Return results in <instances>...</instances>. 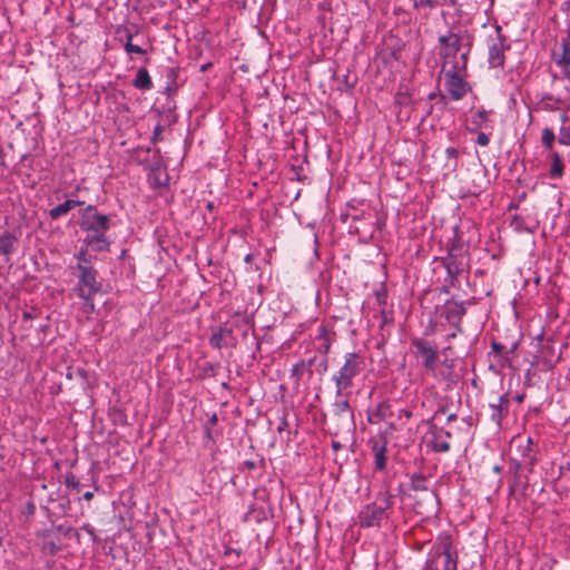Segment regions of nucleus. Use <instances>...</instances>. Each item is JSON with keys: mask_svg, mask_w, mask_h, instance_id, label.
Here are the masks:
<instances>
[{"mask_svg": "<svg viewBox=\"0 0 570 570\" xmlns=\"http://www.w3.org/2000/svg\"><path fill=\"white\" fill-rule=\"evenodd\" d=\"M57 551H58V548L56 547V544L52 543L51 547H50V552L53 554Z\"/></svg>", "mask_w": 570, "mask_h": 570, "instance_id": "54", "label": "nucleus"}, {"mask_svg": "<svg viewBox=\"0 0 570 570\" xmlns=\"http://www.w3.org/2000/svg\"><path fill=\"white\" fill-rule=\"evenodd\" d=\"M412 353L416 358L421 361L424 372L436 380L439 383H444L446 389L455 386L460 380V375L455 372V360L449 358L446 351L450 347L443 350L441 354L435 342L423 338L412 337L411 338Z\"/></svg>", "mask_w": 570, "mask_h": 570, "instance_id": "1", "label": "nucleus"}, {"mask_svg": "<svg viewBox=\"0 0 570 570\" xmlns=\"http://www.w3.org/2000/svg\"><path fill=\"white\" fill-rule=\"evenodd\" d=\"M443 76L445 90L452 100H461L471 91L468 72H444Z\"/></svg>", "mask_w": 570, "mask_h": 570, "instance_id": "9", "label": "nucleus"}, {"mask_svg": "<svg viewBox=\"0 0 570 570\" xmlns=\"http://www.w3.org/2000/svg\"><path fill=\"white\" fill-rule=\"evenodd\" d=\"M443 313L449 324L461 331V322L466 311L463 303H459L454 299L446 301L443 306Z\"/></svg>", "mask_w": 570, "mask_h": 570, "instance_id": "12", "label": "nucleus"}, {"mask_svg": "<svg viewBox=\"0 0 570 570\" xmlns=\"http://www.w3.org/2000/svg\"><path fill=\"white\" fill-rule=\"evenodd\" d=\"M77 373H78L79 375L83 376V377L86 376V371H85V370H82V368H78V370H77Z\"/></svg>", "mask_w": 570, "mask_h": 570, "instance_id": "55", "label": "nucleus"}, {"mask_svg": "<svg viewBox=\"0 0 570 570\" xmlns=\"http://www.w3.org/2000/svg\"><path fill=\"white\" fill-rule=\"evenodd\" d=\"M81 205H83V202H81V200L67 199L62 204H59L58 206L51 208L49 210V217L51 219H58L61 216H63L67 213H69L71 209H73V208H76L78 206H81Z\"/></svg>", "mask_w": 570, "mask_h": 570, "instance_id": "22", "label": "nucleus"}, {"mask_svg": "<svg viewBox=\"0 0 570 570\" xmlns=\"http://www.w3.org/2000/svg\"><path fill=\"white\" fill-rule=\"evenodd\" d=\"M287 425H288L287 421H286L285 419H283V420H282V422H281V424H279V425H278V428H277V431H278V432L284 431V430L287 428Z\"/></svg>", "mask_w": 570, "mask_h": 570, "instance_id": "47", "label": "nucleus"}, {"mask_svg": "<svg viewBox=\"0 0 570 570\" xmlns=\"http://www.w3.org/2000/svg\"><path fill=\"white\" fill-rule=\"evenodd\" d=\"M411 489L413 491H428V479L421 473H415L411 476Z\"/></svg>", "mask_w": 570, "mask_h": 570, "instance_id": "32", "label": "nucleus"}, {"mask_svg": "<svg viewBox=\"0 0 570 570\" xmlns=\"http://www.w3.org/2000/svg\"><path fill=\"white\" fill-rule=\"evenodd\" d=\"M92 498H94V492L87 491V492L83 493V499L86 501H90V500H92Z\"/></svg>", "mask_w": 570, "mask_h": 570, "instance_id": "51", "label": "nucleus"}, {"mask_svg": "<svg viewBox=\"0 0 570 570\" xmlns=\"http://www.w3.org/2000/svg\"><path fill=\"white\" fill-rule=\"evenodd\" d=\"M547 159L550 161L549 177L560 179L564 175V161L558 151L549 153Z\"/></svg>", "mask_w": 570, "mask_h": 570, "instance_id": "17", "label": "nucleus"}, {"mask_svg": "<svg viewBox=\"0 0 570 570\" xmlns=\"http://www.w3.org/2000/svg\"><path fill=\"white\" fill-rule=\"evenodd\" d=\"M126 32V42L124 45V49L127 53H137V55H146L147 50L132 43V32L129 29H125Z\"/></svg>", "mask_w": 570, "mask_h": 570, "instance_id": "27", "label": "nucleus"}, {"mask_svg": "<svg viewBox=\"0 0 570 570\" xmlns=\"http://www.w3.org/2000/svg\"><path fill=\"white\" fill-rule=\"evenodd\" d=\"M364 358L356 352L346 353L344 363L333 376L336 387V396L343 395V392L353 386V380L364 370Z\"/></svg>", "mask_w": 570, "mask_h": 570, "instance_id": "6", "label": "nucleus"}, {"mask_svg": "<svg viewBox=\"0 0 570 570\" xmlns=\"http://www.w3.org/2000/svg\"><path fill=\"white\" fill-rule=\"evenodd\" d=\"M493 114L492 110H485L484 108H480L474 111L471 116V124L474 126L472 131H475L480 128H492L490 126V116Z\"/></svg>", "mask_w": 570, "mask_h": 570, "instance_id": "20", "label": "nucleus"}, {"mask_svg": "<svg viewBox=\"0 0 570 570\" xmlns=\"http://www.w3.org/2000/svg\"><path fill=\"white\" fill-rule=\"evenodd\" d=\"M335 338L336 333L332 328L326 325H321L316 336L314 337L315 350L318 353L326 355Z\"/></svg>", "mask_w": 570, "mask_h": 570, "instance_id": "14", "label": "nucleus"}, {"mask_svg": "<svg viewBox=\"0 0 570 570\" xmlns=\"http://www.w3.org/2000/svg\"><path fill=\"white\" fill-rule=\"evenodd\" d=\"M305 373L308 374V364H305V361H299L293 365L291 370V377L298 385L299 381L302 380Z\"/></svg>", "mask_w": 570, "mask_h": 570, "instance_id": "31", "label": "nucleus"}, {"mask_svg": "<svg viewBox=\"0 0 570 570\" xmlns=\"http://www.w3.org/2000/svg\"><path fill=\"white\" fill-rule=\"evenodd\" d=\"M88 248L89 247L85 245V247H81L79 252L75 254V258L77 259L76 269H81L83 266H92Z\"/></svg>", "mask_w": 570, "mask_h": 570, "instance_id": "29", "label": "nucleus"}, {"mask_svg": "<svg viewBox=\"0 0 570 570\" xmlns=\"http://www.w3.org/2000/svg\"><path fill=\"white\" fill-rule=\"evenodd\" d=\"M167 77L175 82L177 78V69L176 68H169L167 72Z\"/></svg>", "mask_w": 570, "mask_h": 570, "instance_id": "41", "label": "nucleus"}, {"mask_svg": "<svg viewBox=\"0 0 570 570\" xmlns=\"http://www.w3.org/2000/svg\"><path fill=\"white\" fill-rule=\"evenodd\" d=\"M475 142L482 147H487L490 144V137L485 132L480 131Z\"/></svg>", "mask_w": 570, "mask_h": 570, "instance_id": "38", "label": "nucleus"}, {"mask_svg": "<svg viewBox=\"0 0 570 570\" xmlns=\"http://www.w3.org/2000/svg\"><path fill=\"white\" fill-rule=\"evenodd\" d=\"M459 551L449 532H441L421 570H458Z\"/></svg>", "mask_w": 570, "mask_h": 570, "instance_id": "3", "label": "nucleus"}, {"mask_svg": "<svg viewBox=\"0 0 570 570\" xmlns=\"http://www.w3.org/2000/svg\"><path fill=\"white\" fill-rule=\"evenodd\" d=\"M394 495L389 491H381L376 494L375 501L366 504L357 514V522L361 528H380L382 521L389 519V511L392 508Z\"/></svg>", "mask_w": 570, "mask_h": 570, "instance_id": "4", "label": "nucleus"}, {"mask_svg": "<svg viewBox=\"0 0 570 570\" xmlns=\"http://www.w3.org/2000/svg\"><path fill=\"white\" fill-rule=\"evenodd\" d=\"M244 468L247 470H255L257 468V464L255 461L247 460L243 463Z\"/></svg>", "mask_w": 570, "mask_h": 570, "instance_id": "42", "label": "nucleus"}, {"mask_svg": "<svg viewBox=\"0 0 570 570\" xmlns=\"http://www.w3.org/2000/svg\"><path fill=\"white\" fill-rule=\"evenodd\" d=\"M518 343H513L510 348L499 342H492L491 351L499 358V363L503 366L510 363V354H514Z\"/></svg>", "mask_w": 570, "mask_h": 570, "instance_id": "18", "label": "nucleus"}, {"mask_svg": "<svg viewBox=\"0 0 570 570\" xmlns=\"http://www.w3.org/2000/svg\"><path fill=\"white\" fill-rule=\"evenodd\" d=\"M458 416L455 413H450L446 417V422L450 423V422H453V421H456Z\"/></svg>", "mask_w": 570, "mask_h": 570, "instance_id": "52", "label": "nucleus"}, {"mask_svg": "<svg viewBox=\"0 0 570 570\" xmlns=\"http://www.w3.org/2000/svg\"><path fill=\"white\" fill-rule=\"evenodd\" d=\"M561 99L553 97L552 95H544L540 100L542 109L548 111H554L560 109Z\"/></svg>", "mask_w": 570, "mask_h": 570, "instance_id": "30", "label": "nucleus"}, {"mask_svg": "<svg viewBox=\"0 0 570 570\" xmlns=\"http://www.w3.org/2000/svg\"><path fill=\"white\" fill-rule=\"evenodd\" d=\"M23 317H24V318H30V314H29V313H24V314H23Z\"/></svg>", "mask_w": 570, "mask_h": 570, "instance_id": "57", "label": "nucleus"}, {"mask_svg": "<svg viewBox=\"0 0 570 570\" xmlns=\"http://www.w3.org/2000/svg\"><path fill=\"white\" fill-rule=\"evenodd\" d=\"M470 50L461 52L459 56H449L443 58L442 73L444 72H468V60Z\"/></svg>", "mask_w": 570, "mask_h": 570, "instance_id": "15", "label": "nucleus"}, {"mask_svg": "<svg viewBox=\"0 0 570 570\" xmlns=\"http://www.w3.org/2000/svg\"><path fill=\"white\" fill-rule=\"evenodd\" d=\"M18 238L11 233H4L0 237V254L9 257L16 250Z\"/></svg>", "mask_w": 570, "mask_h": 570, "instance_id": "23", "label": "nucleus"}, {"mask_svg": "<svg viewBox=\"0 0 570 570\" xmlns=\"http://www.w3.org/2000/svg\"><path fill=\"white\" fill-rule=\"evenodd\" d=\"M315 357L309 358L308 361H305V364H308V376L311 377L313 375L312 366L315 363Z\"/></svg>", "mask_w": 570, "mask_h": 570, "instance_id": "46", "label": "nucleus"}, {"mask_svg": "<svg viewBox=\"0 0 570 570\" xmlns=\"http://www.w3.org/2000/svg\"><path fill=\"white\" fill-rule=\"evenodd\" d=\"M164 131V126L161 124H158L153 132L151 141L153 144H156L157 141L161 140V134Z\"/></svg>", "mask_w": 570, "mask_h": 570, "instance_id": "37", "label": "nucleus"}, {"mask_svg": "<svg viewBox=\"0 0 570 570\" xmlns=\"http://www.w3.org/2000/svg\"><path fill=\"white\" fill-rule=\"evenodd\" d=\"M448 412V405L445 403H440L438 409L434 412L432 420H435L440 414H445Z\"/></svg>", "mask_w": 570, "mask_h": 570, "instance_id": "39", "label": "nucleus"}, {"mask_svg": "<svg viewBox=\"0 0 570 570\" xmlns=\"http://www.w3.org/2000/svg\"><path fill=\"white\" fill-rule=\"evenodd\" d=\"M379 317H380V321H381V323H380V327L381 328H383L386 325H392L393 324V314H392V312L387 311L384 307L380 311Z\"/></svg>", "mask_w": 570, "mask_h": 570, "instance_id": "34", "label": "nucleus"}, {"mask_svg": "<svg viewBox=\"0 0 570 570\" xmlns=\"http://www.w3.org/2000/svg\"><path fill=\"white\" fill-rule=\"evenodd\" d=\"M110 216L99 213L94 205L83 208L79 220L80 229L86 233L83 244L95 252L109 250L111 243L107 237V232L110 228Z\"/></svg>", "mask_w": 570, "mask_h": 570, "instance_id": "2", "label": "nucleus"}, {"mask_svg": "<svg viewBox=\"0 0 570 570\" xmlns=\"http://www.w3.org/2000/svg\"><path fill=\"white\" fill-rule=\"evenodd\" d=\"M561 53H554L553 60L557 65H570V32L561 40Z\"/></svg>", "mask_w": 570, "mask_h": 570, "instance_id": "25", "label": "nucleus"}, {"mask_svg": "<svg viewBox=\"0 0 570 570\" xmlns=\"http://www.w3.org/2000/svg\"><path fill=\"white\" fill-rule=\"evenodd\" d=\"M442 264L448 272L451 285H454L468 266L466 256L461 246L453 244L446 257L442 258Z\"/></svg>", "mask_w": 570, "mask_h": 570, "instance_id": "8", "label": "nucleus"}, {"mask_svg": "<svg viewBox=\"0 0 570 570\" xmlns=\"http://www.w3.org/2000/svg\"><path fill=\"white\" fill-rule=\"evenodd\" d=\"M524 397H525V394L524 393H521V394H517L513 399L518 402V403H522L524 401Z\"/></svg>", "mask_w": 570, "mask_h": 570, "instance_id": "49", "label": "nucleus"}, {"mask_svg": "<svg viewBox=\"0 0 570 570\" xmlns=\"http://www.w3.org/2000/svg\"><path fill=\"white\" fill-rule=\"evenodd\" d=\"M399 417H405L409 420L412 417V412L410 410L403 409L400 411Z\"/></svg>", "mask_w": 570, "mask_h": 570, "instance_id": "45", "label": "nucleus"}, {"mask_svg": "<svg viewBox=\"0 0 570 570\" xmlns=\"http://www.w3.org/2000/svg\"><path fill=\"white\" fill-rule=\"evenodd\" d=\"M132 86L139 90H150L154 87L149 72L146 68H140L132 81Z\"/></svg>", "mask_w": 570, "mask_h": 570, "instance_id": "24", "label": "nucleus"}, {"mask_svg": "<svg viewBox=\"0 0 570 570\" xmlns=\"http://www.w3.org/2000/svg\"><path fill=\"white\" fill-rule=\"evenodd\" d=\"M77 284L75 291L79 298L85 302V312L95 311L94 297L101 292L102 283L99 281L98 272L94 266H83L77 269Z\"/></svg>", "mask_w": 570, "mask_h": 570, "instance_id": "5", "label": "nucleus"}, {"mask_svg": "<svg viewBox=\"0 0 570 570\" xmlns=\"http://www.w3.org/2000/svg\"><path fill=\"white\" fill-rule=\"evenodd\" d=\"M331 445H332V449H333L334 451H336V452H337L338 450H341V448H342L341 443H340V442H337V441H332V444H331Z\"/></svg>", "mask_w": 570, "mask_h": 570, "instance_id": "50", "label": "nucleus"}, {"mask_svg": "<svg viewBox=\"0 0 570 570\" xmlns=\"http://www.w3.org/2000/svg\"><path fill=\"white\" fill-rule=\"evenodd\" d=\"M510 49L507 37L502 33L501 26L495 27V36L489 39L488 63L490 68H503L504 52Z\"/></svg>", "mask_w": 570, "mask_h": 570, "instance_id": "7", "label": "nucleus"}, {"mask_svg": "<svg viewBox=\"0 0 570 570\" xmlns=\"http://www.w3.org/2000/svg\"><path fill=\"white\" fill-rule=\"evenodd\" d=\"M333 414L338 419H345L348 424H353L354 414L347 400H338L333 404Z\"/></svg>", "mask_w": 570, "mask_h": 570, "instance_id": "21", "label": "nucleus"}, {"mask_svg": "<svg viewBox=\"0 0 570 570\" xmlns=\"http://www.w3.org/2000/svg\"><path fill=\"white\" fill-rule=\"evenodd\" d=\"M556 134L553 131L552 128H549V127H546L542 129V135H541V142H542V146L549 151V153H552V151H556L553 149L554 147V142H556Z\"/></svg>", "mask_w": 570, "mask_h": 570, "instance_id": "28", "label": "nucleus"}, {"mask_svg": "<svg viewBox=\"0 0 570 570\" xmlns=\"http://www.w3.org/2000/svg\"><path fill=\"white\" fill-rule=\"evenodd\" d=\"M212 422H213V423H216V422H217V416H216V414H214V415H213V417H212Z\"/></svg>", "mask_w": 570, "mask_h": 570, "instance_id": "56", "label": "nucleus"}, {"mask_svg": "<svg viewBox=\"0 0 570 570\" xmlns=\"http://www.w3.org/2000/svg\"><path fill=\"white\" fill-rule=\"evenodd\" d=\"M439 42L442 46L441 57L448 58L449 56H459L462 49V38L453 32L439 37Z\"/></svg>", "mask_w": 570, "mask_h": 570, "instance_id": "13", "label": "nucleus"}, {"mask_svg": "<svg viewBox=\"0 0 570 570\" xmlns=\"http://www.w3.org/2000/svg\"><path fill=\"white\" fill-rule=\"evenodd\" d=\"M446 3L451 7H456L459 6V1L458 0H445Z\"/></svg>", "mask_w": 570, "mask_h": 570, "instance_id": "53", "label": "nucleus"}, {"mask_svg": "<svg viewBox=\"0 0 570 570\" xmlns=\"http://www.w3.org/2000/svg\"><path fill=\"white\" fill-rule=\"evenodd\" d=\"M512 446H517L518 450H522V458L524 463L531 465L535 463L537 459L531 438H517L512 441Z\"/></svg>", "mask_w": 570, "mask_h": 570, "instance_id": "16", "label": "nucleus"}, {"mask_svg": "<svg viewBox=\"0 0 570 570\" xmlns=\"http://www.w3.org/2000/svg\"><path fill=\"white\" fill-rule=\"evenodd\" d=\"M376 301L380 305H385L386 304V294L385 293H382V292H377L376 293Z\"/></svg>", "mask_w": 570, "mask_h": 570, "instance_id": "40", "label": "nucleus"}, {"mask_svg": "<svg viewBox=\"0 0 570 570\" xmlns=\"http://www.w3.org/2000/svg\"><path fill=\"white\" fill-rule=\"evenodd\" d=\"M509 395L503 394L499 397L498 404H491V419L497 425H501L502 419L508 414Z\"/></svg>", "mask_w": 570, "mask_h": 570, "instance_id": "19", "label": "nucleus"}, {"mask_svg": "<svg viewBox=\"0 0 570 570\" xmlns=\"http://www.w3.org/2000/svg\"><path fill=\"white\" fill-rule=\"evenodd\" d=\"M387 439L383 434H379L370 439L368 444L371 446L374 456V466L376 471H385L387 465Z\"/></svg>", "mask_w": 570, "mask_h": 570, "instance_id": "10", "label": "nucleus"}, {"mask_svg": "<svg viewBox=\"0 0 570 570\" xmlns=\"http://www.w3.org/2000/svg\"><path fill=\"white\" fill-rule=\"evenodd\" d=\"M562 68L563 76L570 81V65H558Z\"/></svg>", "mask_w": 570, "mask_h": 570, "instance_id": "43", "label": "nucleus"}, {"mask_svg": "<svg viewBox=\"0 0 570 570\" xmlns=\"http://www.w3.org/2000/svg\"><path fill=\"white\" fill-rule=\"evenodd\" d=\"M459 151L458 149L453 148V147H449L446 149V155L450 157V158H455L458 156Z\"/></svg>", "mask_w": 570, "mask_h": 570, "instance_id": "44", "label": "nucleus"}, {"mask_svg": "<svg viewBox=\"0 0 570 570\" xmlns=\"http://www.w3.org/2000/svg\"><path fill=\"white\" fill-rule=\"evenodd\" d=\"M65 484L67 488L72 490H79L80 488V483L72 472H67L65 474Z\"/></svg>", "mask_w": 570, "mask_h": 570, "instance_id": "35", "label": "nucleus"}, {"mask_svg": "<svg viewBox=\"0 0 570 570\" xmlns=\"http://www.w3.org/2000/svg\"><path fill=\"white\" fill-rule=\"evenodd\" d=\"M222 340H223V330H220L218 333H214L210 337V344L217 348L222 347Z\"/></svg>", "mask_w": 570, "mask_h": 570, "instance_id": "36", "label": "nucleus"}, {"mask_svg": "<svg viewBox=\"0 0 570 570\" xmlns=\"http://www.w3.org/2000/svg\"><path fill=\"white\" fill-rule=\"evenodd\" d=\"M385 409H389V406H387L385 403H381V404L379 405V407H377V412H379V414H382V417L384 416L383 411H384Z\"/></svg>", "mask_w": 570, "mask_h": 570, "instance_id": "48", "label": "nucleus"}, {"mask_svg": "<svg viewBox=\"0 0 570 570\" xmlns=\"http://www.w3.org/2000/svg\"><path fill=\"white\" fill-rule=\"evenodd\" d=\"M431 436V448L435 452H448L450 451L449 439L452 436L451 432L445 431L443 428L438 426L434 422H429V432Z\"/></svg>", "mask_w": 570, "mask_h": 570, "instance_id": "11", "label": "nucleus"}, {"mask_svg": "<svg viewBox=\"0 0 570 570\" xmlns=\"http://www.w3.org/2000/svg\"><path fill=\"white\" fill-rule=\"evenodd\" d=\"M562 126L559 130L558 141L560 145L570 146V125H567L569 117L567 112H563L560 117Z\"/></svg>", "mask_w": 570, "mask_h": 570, "instance_id": "26", "label": "nucleus"}, {"mask_svg": "<svg viewBox=\"0 0 570 570\" xmlns=\"http://www.w3.org/2000/svg\"><path fill=\"white\" fill-rule=\"evenodd\" d=\"M411 1H412V6L415 10L434 9L441 4L439 2V0H411Z\"/></svg>", "mask_w": 570, "mask_h": 570, "instance_id": "33", "label": "nucleus"}]
</instances>
